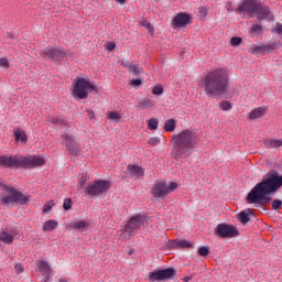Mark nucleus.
<instances>
[{"instance_id": "nucleus-12", "label": "nucleus", "mask_w": 282, "mask_h": 282, "mask_svg": "<svg viewBox=\"0 0 282 282\" xmlns=\"http://www.w3.org/2000/svg\"><path fill=\"white\" fill-rule=\"evenodd\" d=\"M175 276V269L167 268L162 269L156 272H150L148 276V281L155 282V281H166L169 279H173Z\"/></svg>"}, {"instance_id": "nucleus-14", "label": "nucleus", "mask_w": 282, "mask_h": 282, "mask_svg": "<svg viewBox=\"0 0 282 282\" xmlns=\"http://www.w3.org/2000/svg\"><path fill=\"white\" fill-rule=\"evenodd\" d=\"M14 237H17V229H8V227H6L0 231V241L7 243V246L14 242Z\"/></svg>"}, {"instance_id": "nucleus-21", "label": "nucleus", "mask_w": 282, "mask_h": 282, "mask_svg": "<svg viewBox=\"0 0 282 282\" xmlns=\"http://www.w3.org/2000/svg\"><path fill=\"white\" fill-rule=\"evenodd\" d=\"M265 116V108L259 107L251 110L249 113V120H257L258 118H263Z\"/></svg>"}, {"instance_id": "nucleus-43", "label": "nucleus", "mask_w": 282, "mask_h": 282, "mask_svg": "<svg viewBox=\"0 0 282 282\" xmlns=\"http://www.w3.org/2000/svg\"><path fill=\"white\" fill-rule=\"evenodd\" d=\"M106 48L108 50V52H113L116 50V43L113 42H108L106 44Z\"/></svg>"}, {"instance_id": "nucleus-50", "label": "nucleus", "mask_w": 282, "mask_h": 282, "mask_svg": "<svg viewBox=\"0 0 282 282\" xmlns=\"http://www.w3.org/2000/svg\"><path fill=\"white\" fill-rule=\"evenodd\" d=\"M275 32L282 36V24L281 23H278L275 25Z\"/></svg>"}, {"instance_id": "nucleus-32", "label": "nucleus", "mask_w": 282, "mask_h": 282, "mask_svg": "<svg viewBox=\"0 0 282 282\" xmlns=\"http://www.w3.org/2000/svg\"><path fill=\"white\" fill-rule=\"evenodd\" d=\"M140 106L142 109H151V107H153V102H151V100L143 99L140 101Z\"/></svg>"}, {"instance_id": "nucleus-49", "label": "nucleus", "mask_w": 282, "mask_h": 282, "mask_svg": "<svg viewBox=\"0 0 282 282\" xmlns=\"http://www.w3.org/2000/svg\"><path fill=\"white\" fill-rule=\"evenodd\" d=\"M131 85H133V87H140V85H142V79H133Z\"/></svg>"}, {"instance_id": "nucleus-19", "label": "nucleus", "mask_w": 282, "mask_h": 282, "mask_svg": "<svg viewBox=\"0 0 282 282\" xmlns=\"http://www.w3.org/2000/svg\"><path fill=\"white\" fill-rule=\"evenodd\" d=\"M127 170L131 177H142L144 175V170L138 165H128Z\"/></svg>"}, {"instance_id": "nucleus-39", "label": "nucleus", "mask_w": 282, "mask_h": 282, "mask_svg": "<svg viewBox=\"0 0 282 282\" xmlns=\"http://www.w3.org/2000/svg\"><path fill=\"white\" fill-rule=\"evenodd\" d=\"M230 43L234 47H237V45H241V37H231Z\"/></svg>"}, {"instance_id": "nucleus-22", "label": "nucleus", "mask_w": 282, "mask_h": 282, "mask_svg": "<svg viewBox=\"0 0 282 282\" xmlns=\"http://www.w3.org/2000/svg\"><path fill=\"white\" fill-rule=\"evenodd\" d=\"M50 122H51V124H56L57 127H67V124H69L67 122V119H65V117H63V116L51 117Z\"/></svg>"}, {"instance_id": "nucleus-4", "label": "nucleus", "mask_w": 282, "mask_h": 282, "mask_svg": "<svg viewBox=\"0 0 282 282\" xmlns=\"http://www.w3.org/2000/svg\"><path fill=\"white\" fill-rule=\"evenodd\" d=\"M197 137L191 130H183L178 134L174 135V149L178 158H188L191 155V149L195 147Z\"/></svg>"}, {"instance_id": "nucleus-8", "label": "nucleus", "mask_w": 282, "mask_h": 282, "mask_svg": "<svg viewBox=\"0 0 282 282\" xmlns=\"http://www.w3.org/2000/svg\"><path fill=\"white\" fill-rule=\"evenodd\" d=\"M111 188V182L105 180H95L85 188V194L90 197H100L104 193H107Z\"/></svg>"}, {"instance_id": "nucleus-47", "label": "nucleus", "mask_w": 282, "mask_h": 282, "mask_svg": "<svg viewBox=\"0 0 282 282\" xmlns=\"http://www.w3.org/2000/svg\"><path fill=\"white\" fill-rule=\"evenodd\" d=\"M87 117L89 118V120H94V118H96V113L94 112V110H89L87 109Z\"/></svg>"}, {"instance_id": "nucleus-28", "label": "nucleus", "mask_w": 282, "mask_h": 282, "mask_svg": "<svg viewBox=\"0 0 282 282\" xmlns=\"http://www.w3.org/2000/svg\"><path fill=\"white\" fill-rule=\"evenodd\" d=\"M87 226V223L84 221V220H79V221H76L72 225V227L75 229V230H83V228H85Z\"/></svg>"}, {"instance_id": "nucleus-24", "label": "nucleus", "mask_w": 282, "mask_h": 282, "mask_svg": "<svg viewBox=\"0 0 282 282\" xmlns=\"http://www.w3.org/2000/svg\"><path fill=\"white\" fill-rule=\"evenodd\" d=\"M264 144L267 149H280V147H282V141L278 139H271L264 141Z\"/></svg>"}, {"instance_id": "nucleus-46", "label": "nucleus", "mask_w": 282, "mask_h": 282, "mask_svg": "<svg viewBox=\"0 0 282 282\" xmlns=\"http://www.w3.org/2000/svg\"><path fill=\"white\" fill-rule=\"evenodd\" d=\"M142 25L145 30H149V32H153V26L149 22H142Z\"/></svg>"}, {"instance_id": "nucleus-3", "label": "nucleus", "mask_w": 282, "mask_h": 282, "mask_svg": "<svg viewBox=\"0 0 282 282\" xmlns=\"http://www.w3.org/2000/svg\"><path fill=\"white\" fill-rule=\"evenodd\" d=\"M45 164V159L36 155H0V166L7 169H36Z\"/></svg>"}, {"instance_id": "nucleus-33", "label": "nucleus", "mask_w": 282, "mask_h": 282, "mask_svg": "<svg viewBox=\"0 0 282 282\" xmlns=\"http://www.w3.org/2000/svg\"><path fill=\"white\" fill-rule=\"evenodd\" d=\"M220 109L223 111H230V109H232V105L230 104V101H223L220 102Z\"/></svg>"}, {"instance_id": "nucleus-11", "label": "nucleus", "mask_w": 282, "mask_h": 282, "mask_svg": "<svg viewBox=\"0 0 282 282\" xmlns=\"http://www.w3.org/2000/svg\"><path fill=\"white\" fill-rule=\"evenodd\" d=\"M215 235L221 237L223 239H232V237H239V229L232 225L219 224L214 229Z\"/></svg>"}, {"instance_id": "nucleus-27", "label": "nucleus", "mask_w": 282, "mask_h": 282, "mask_svg": "<svg viewBox=\"0 0 282 282\" xmlns=\"http://www.w3.org/2000/svg\"><path fill=\"white\" fill-rule=\"evenodd\" d=\"M129 72L133 75V76H140L142 68L138 67L135 65H130L129 66Z\"/></svg>"}, {"instance_id": "nucleus-31", "label": "nucleus", "mask_w": 282, "mask_h": 282, "mask_svg": "<svg viewBox=\"0 0 282 282\" xmlns=\"http://www.w3.org/2000/svg\"><path fill=\"white\" fill-rule=\"evenodd\" d=\"M198 254H199L200 257H208V254H210V249H209L208 247H206V246L200 247V248L198 249Z\"/></svg>"}, {"instance_id": "nucleus-51", "label": "nucleus", "mask_w": 282, "mask_h": 282, "mask_svg": "<svg viewBox=\"0 0 282 282\" xmlns=\"http://www.w3.org/2000/svg\"><path fill=\"white\" fill-rule=\"evenodd\" d=\"M23 265L21 264H15V272H18V274H21V272H23Z\"/></svg>"}, {"instance_id": "nucleus-54", "label": "nucleus", "mask_w": 282, "mask_h": 282, "mask_svg": "<svg viewBox=\"0 0 282 282\" xmlns=\"http://www.w3.org/2000/svg\"><path fill=\"white\" fill-rule=\"evenodd\" d=\"M184 281H185V282H188V278H185Z\"/></svg>"}, {"instance_id": "nucleus-42", "label": "nucleus", "mask_w": 282, "mask_h": 282, "mask_svg": "<svg viewBox=\"0 0 282 282\" xmlns=\"http://www.w3.org/2000/svg\"><path fill=\"white\" fill-rule=\"evenodd\" d=\"M175 188H177V183L171 182L170 185H167V194L173 193V191H175Z\"/></svg>"}, {"instance_id": "nucleus-52", "label": "nucleus", "mask_w": 282, "mask_h": 282, "mask_svg": "<svg viewBox=\"0 0 282 282\" xmlns=\"http://www.w3.org/2000/svg\"><path fill=\"white\" fill-rule=\"evenodd\" d=\"M52 206H54V204L52 203L44 205V213H47L52 208Z\"/></svg>"}, {"instance_id": "nucleus-38", "label": "nucleus", "mask_w": 282, "mask_h": 282, "mask_svg": "<svg viewBox=\"0 0 282 282\" xmlns=\"http://www.w3.org/2000/svg\"><path fill=\"white\" fill-rule=\"evenodd\" d=\"M198 12L200 17H203V19H206V17L208 15V9L206 7H199Z\"/></svg>"}, {"instance_id": "nucleus-10", "label": "nucleus", "mask_w": 282, "mask_h": 282, "mask_svg": "<svg viewBox=\"0 0 282 282\" xmlns=\"http://www.w3.org/2000/svg\"><path fill=\"white\" fill-rule=\"evenodd\" d=\"M144 224H147V216L135 215L127 221L123 232L131 237V235H135L138 230H140V226H144Z\"/></svg>"}, {"instance_id": "nucleus-40", "label": "nucleus", "mask_w": 282, "mask_h": 282, "mask_svg": "<svg viewBox=\"0 0 282 282\" xmlns=\"http://www.w3.org/2000/svg\"><path fill=\"white\" fill-rule=\"evenodd\" d=\"M0 67H3L4 69L10 67V63L8 62V58L6 57L0 58Z\"/></svg>"}, {"instance_id": "nucleus-41", "label": "nucleus", "mask_w": 282, "mask_h": 282, "mask_svg": "<svg viewBox=\"0 0 282 282\" xmlns=\"http://www.w3.org/2000/svg\"><path fill=\"white\" fill-rule=\"evenodd\" d=\"M261 30H263V26H261L259 24H253L251 26V32H254V34H259V32H261Z\"/></svg>"}, {"instance_id": "nucleus-18", "label": "nucleus", "mask_w": 282, "mask_h": 282, "mask_svg": "<svg viewBox=\"0 0 282 282\" xmlns=\"http://www.w3.org/2000/svg\"><path fill=\"white\" fill-rule=\"evenodd\" d=\"M170 248L177 249V248H193V245L188 240L184 239H175L170 242Z\"/></svg>"}, {"instance_id": "nucleus-7", "label": "nucleus", "mask_w": 282, "mask_h": 282, "mask_svg": "<svg viewBox=\"0 0 282 282\" xmlns=\"http://www.w3.org/2000/svg\"><path fill=\"white\" fill-rule=\"evenodd\" d=\"M89 91H98V88L91 84L90 80H87L83 77H77L74 80L73 88V98L76 100H87V96H89Z\"/></svg>"}, {"instance_id": "nucleus-25", "label": "nucleus", "mask_w": 282, "mask_h": 282, "mask_svg": "<svg viewBox=\"0 0 282 282\" xmlns=\"http://www.w3.org/2000/svg\"><path fill=\"white\" fill-rule=\"evenodd\" d=\"M14 135L18 142L19 140H21V142L28 141V134H25V131H23V129L18 128L17 130H14Z\"/></svg>"}, {"instance_id": "nucleus-35", "label": "nucleus", "mask_w": 282, "mask_h": 282, "mask_svg": "<svg viewBox=\"0 0 282 282\" xmlns=\"http://www.w3.org/2000/svg\"><path fill=\"white\" fill-rule=\"evenodd\" d=\"M64 210H72V198H66L63 204Z\"/></svg>"}, {"instance_id": "nucleus-1", "label": "nucleus", "mask_w": 282, "mask_h": 282, "mask_svg": "<svg viewBox=\"0 0 282 282\" xmlns=\"http://www.w3.org/2000/svg\"><path fill=\"white\" fill-rule=\"evenodd\" d=\"M282 186V175L278 171L271 170L267 173L262 181L258 183L247 195V204H261L268 206L272 202L270 193H276Z\"/></svg>"}, {"instance_id": "nucleus-13", "label": "nucleus", "mask_w": 282, "mask_h": 282, "mask_svg": "<svg viewBox=\"0 0 282 282\" xmlns=\"http://www.w3.org/2000/svg\"><path fill=\"white\" fill-rule=\"evenodd\" d=\"M151 193L155 199H164L169 195V185L165 182H158L153 185Z\"/></svg>"}, {"instance_id": "nucleus-15", "label": "nucleus", "mask_w": 282, "mask_h": 282, "mask_svg": "<svg viewBox=\"0 0 282 282\" xmlns=\"http://www.w3.org/2000/svg\"><path fill=\"white\" fill-rule=\"evenodd\" d=\"M62 138H64L66 142V148L68 149L69 155H78L80 153V150L76 147V141H74V137L69 134H62Z\"/></svg>"}, {"instance_id": "nucleus-29", "label": "nucleus", "mask_w": 282, "mask_h": 282, "mask_svg": "<svg viewBox=\"0 0 282 282\" xmlns=\"http://www.w3.org/2000/svg\"><path fill=\"white\" fill-rule=\"evenodd\" d=\"M158 119L155 118L148 120V127L151 131H155V129H158Z\"/></svg>"}, {"instance_id": "nucleus-48", "label": "nucleus", "mask_w": 282, "mask_h": 282, "mask_svg": "<svg viewBox=\"0 0 282 282\" xmlns=\"http://www.w3.org/2000/svg\"><path fill=\"white\" fill-rule=\"evenodd\" d=\"M42 274H43L42 282H50L52 273H42Z\"/></svg>"}, {"instance_id": "nucleus-9", "label": "nucleus", "mask_w": 282, "mask_h": 282, "mask_svg": "<svg viewBox=\"0 0 282 282\" xmlns=\"http://www.w3.org/2000/svg\"><path fill=\"white\" fill-rule=\"evenodd\" d=\"M40 56L44 61H52L53 63H61L65 56H67V53H65V50L63 48H54L52 46L45 47L41 51Z\"/></svg>"}, {"instance_id": "nucleus-37", "label": "nucleus", "mask_w": 282, "mask_h": 282, "mask_svg": "<svg viewBox=\"0 0 282 282\" xmlns=\"http://www.w3.org/2000/svg\"><path fill=\"white\" fill-rule=\"evenodd\" d=\"M281 206H282L281 199H273V202H272L273 210H279V208H281Z\"/></svg>"}, {"instance_id": "nucleus-53", "label": "nucleus", "mask_w": 282, "mask_h": 282, "mask_svg": "<svg viewBox=\"0 0 282 282\" xmlns=\"http://www.w3.org/2000/svg\"><path fill=\"white\" fill-rule=\"evenodd\" d=\"M117 3H120V6H124L127 3V0H115Z\"/></svg>"}, {"instance_id": "nucleus-20", "label": "nucleus", "mask_w": 282, "mask_h": 282, "mask_svg": "<svg viewBox=\"0 0 282 282\" xmlns=\"http://www.w3.org/2000/svg\"><path fill=\"white\" fill-rule=\"evenodd\" d=\"M37 270L41 272V274H50L52 273V268L50 267V263L45 260H40L36 263Z\"/></svg>"}, {"instance_id": "nucleus-34", "label": "nucleus", "mask_w": 282, "mask_h": 282, "mask_svg": "<svg viewBox=\"0 0 282 282\" xmlns=\"http://www.w3.org/2000/svg\"><path fill=\"white\" fill-rule=\"evenodd\" d=\"M152 94L154 96H162L164 94V88L162 86H155L153 89H152Z\"/></svg>"}, {"instance_id": "nucleus-45", "label": "nucleus", "mask_w": 282, "mask_h": 282, "mask_svg": "<svg viewBox=\"0 0 282 282\" xmlns=\"http://www.w3.org/2000/svg\"><path fill=\"white\" fill-rule=\"evenodd\" d=\"M160 142V138H152L149 140V144H151L152 147H158Z\"/></svg>"}, {"instance_id": "nucleus-17", "label": "nucleus", "mask_w": 282, "mask_h": 282, "mask_svg": "<svg viewBox=\"0 0 282 282\" xmlns=\"http://www.w3.org/2000/svg\"><path fill=\"white\" fill-rule=\"evenodd\" d=\"M251 217H254V214L250 209H245L237 215V219L242 226H246Z\"/></svg>"}, {"instance_id": "nucleus-44", "label": "nucleus", "mask_w": 282, "mask_h": 282, "mask_svg": "<svg viewBox=\"0 0 282 282\" xmlns=\"http://www.w3.org/2000/svg\"><path fill=\"white\" fill-rule=\"evenodd\" d=\"M87 175H82L78 181L79 186H85V184H87Z\"/></svg>"}, {"instance_id": "nucleus-30", "label": "nucleus", "mask_w": 282, "mask_h": 282, "mask_svg": "<svg viewBox=\"0 0 282 282\" xmlns=\"http://www.w3.org/2000/svg\"><path fill=\"white\" fill-rule=\"evenodd\" d=\"M270 50V46L260 45L253 47V54H261V52H268Z\"/></svg>"}, {"instance_id": "nucleus-2", "label": "nucleus", "mask_w": 282, "mask_h": 282, "mask_svg": "<svg viewBox=\"0 0 282 282\" xmlns=\"http://www.w3.org/2000/svg\"><path fill=\"white\" fill-rule=\"evenodd\" d=\"M198 85L207 98H217L228 91L230 75L224 68L212 69L200 77Z\"/></svg>"}, {"instance_id": "nucleus-5", "label": "nucleus", "mask_w": 282, "mask_h": 282, "mask_svg": "<svg viewBox=\"0 0 282 282\" xmlns=\"http://www.w3.org/2000/svg\"><path fill=\"white\" fill-rule=\"evenodd\" d=\"M236 12L238 14L247 12L251 18L257 15L259 21H263V19H270V17H272L270 8L263 7L259 0H243Z\"/></svg>"}, {"instance_id": "nucleus-23", "label": "nucleus", "mask_w": 282, "mask_h": 282, "mask_svg": "<svg viewBox=\"0 0 282 282\" xmlns=\"http://www.w3.org/2000/svg\"><path fill=\"white\" fill-rule=\"evenodd\" d=\"M58 228V223L56 220H47L43 224V230L45 232H52V230H56Z\"/></svg>"}, {"instance_id": "nucleus-26", "label": "nucleus", "mask_w": 282, "mask_h": 282, "mask_svg": "<svg viewBox=\"0 0 282 282\" xmlns=\"http://www.w3.org/2000/svg\"><path fill=\"white\" fill-rule=\"evenodd\" d=\"M165 131H175V119H169L164 124Z\"/></svg>"}, {"instance_id": "nucleus-16", "label": "nucleus", "mask_w": 282, "mask_h": 282, "mask_svg": "<svg viewBox=\"0 0 282 282\" xmlns=\"http://www.w3.org/2000/svg\"><path fill=\"white\" fill-rule=\"evenodd\" d=\"M191 23V15L188 13H178L172 21L173 28H184Z\"/></svg>"}, {"instance_id": "nucleus-6", "label": "nucleus", "mask_w": 282, "mask_h": 282, "mask_svg": "<svg viewBox=\"0 0 282 282\" xmlns=\"http://www.w3.org/2000/svg\"><path fill=\"white\" fill-rule=\"evenodd\" d=\"M0 204L2 206H8L11 204V206H17V204H21L22 206H25L28 202H30V198L15 189L14 187L3 185V183H0Z\"/></svg>"}, {"instance_id": "nucleus-36", "label": "nucleus", "mask_w": 282, "mask_h": 282, "mask_svg": "<svg viewBox=\"0 0 282 282\" xmlns=\"http://www.w3.org/2000/svg\"><path fill=\"white\" fill-rule=\"evenodd\" d=\"M108 119L109 120H120V113L112 111L108 113Z\"/></svg>"}]
</instances>
